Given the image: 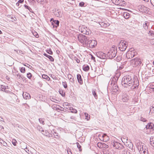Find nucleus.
Masks as SVG:
<instances>
[{
  "label": "nucleus",
  "mask_w": 154,
  "mask_h": 154,
  "mask_svg": "<svg viewBox=\"0 0 154 154\" xmlns=\"http://www.w3.org/2000/svg\"><path fill=\"white\" fill-rule=\"evenodd\" d=\"M133 77L130 75L124 76L122 78V84L125 88L128 87V85L131 84V81L133 79Z\"/></svg>",
  "instance_id": "f257e3e1"
},
{
  "label": "nucleus",
  "mask_w": 154,
  "mask_h": 154,
  "mask_svg": "<svg viewBox=\"0 0 154 154\" xmlns=\"http://www.w3.org/2000/svg\"><path fill=\"white\" fill-rule=\"evenodd\" d=\"M137 146L140 154H149L147 147L143 143L139 142L137 143Z\"/></svg>",
  "instance_id": "f03ea898"
},
{
  "label": "nucleus",
  "mask_w": 154,
  "mask_h": 154,
  "mask_svg": "<svg viewBox=\"0 0 154 154\" xmlns=\"http://www.w3.org/2000/svg\"><path fill=\"white\" fill-rule=\"evenodd\" d=\"M77 38L79 42L84 46L86 47L89 38L84 35L79 34L77 36Z\"/></svg>",
  "instance_id": "7ed1b4c3"
},
{
  "label": "nucleus",
  "mask_w": 154,
  "mask_h": 154,
  "mask_svg": "<svg viewBox=\"0 0 154 154\" xmlns=\"http://www.w3.org/2000/svg\"><path fill=\"white\" fill-rule=\"evenodd\" d=\"M117 48L114 46H112L110 48L109 51L107 52V55L110 59L113 58L116 55Z\"/></svg>",
  "instance_id": "20e7f679"
},
{
  "label": "nucleus",
  "mask_w": 154,
  "mask_h": 154,
  "mask_svg": "<svg viewBox=\"0 0 154 154\" xmlns=\"http://www.w3.org/2000/svg\"><path fill=\"white\" fill-rule=\"evenodd\" d=\"M131 84L128 85V88L131 89H134L138 87L139 85L138 80L137 78H134L131 81Z\"/></svg>",
  "instance_id": "39448f33"
},
{
  "label": "nucleus",
  "mask_w": 154,
  "mask_h": 154,
  "mask_svg": "<svg viewBox=\"0 0 154 154\" xmlns=\"http://www.w3.org/2000/svg\"><path fill=\"white\" fill-rule=\"evenodd\" d=\"M127 45L128 43L126 41L121 40L119 43L118 46L120 51H124L126 50Z\"/></svg>",
  "instance_id": "423d86ee"
},
{
  "label": "nucleus",
  "mask_w": 154,
  "mask_h": 154,
  "mask_svg": "<svg viewBox=\"0 0 154 154\" xmlns=\"http://www.w3.org/2000/svg\"><path fill=\"white\" fill-rule=\"evenodd\" d=\"M131 65L134 67L140 66L142 63V60L138 58H134L130 61Z\"/></svg>",
  "instance_id": "0eeeda50"
},
{
  "label": "nucleus",
  "mask_w": 154,
  "mask_h": 154,
  "mask_svg": "<svg viewBox=\"0 0 154 154\" xmlns=\"http://www.w3.org/2000/svg\"><path fill=\"white\" fill-rule=\"evenodd\" d=\"M79 29V31L84 34L89 35L91 33V31L85 26H80Z\"/></svg>",
  "instance_id": "6e6552de"
},
{
  "label": "nucleus",
  "mask_w": 154,
  "mask_h": 154,
  "mask_svg": "<svg viewBox=\"0 0 154 154\" xmlns=\"http://www.w3.org/2000/svg\"><path fill=\"white\" fill-rule=\"evenodd\" d=\"M97 44V42L95 40H91L89 38L86 46L91 48H92L96 46Z\"/></svg>",
  "instance_id": "1a4fd4ad"
},
{
  "label": "nucleus",
  "mask_w": 154,
  "mask_h": 154,
  "mask_svg": "<svg viewBox=\"0 0 154 154\" xmlns=\"http://www.w3.org/2000/svg\"><path fill=\"white\" fill-rule=\"evenodd\" d=\"M137 54V53L134 51H129L127 52L126 56L128 59H131Z\"/></svg>",
  "instance_id": "9d476101"
},
{
  "label": "nucleus",
  "mask_w": 154,
  "mask_h": 154,
  "mask_svg": "<svg viewBox=\"0 0 154 154\" xmlns=\"http://www.w3.org/2000/svg\"><path fill=\"white\" fill-rule=\"evenodd\" d=\"M113 2L116 5L123 6L126 5V2L124 0H112Z\"/></svg>",
  "instance_id": "9b49d317"
},
{
  "label": "nucleus",
  "mask_w": 154,
  "mask_h": 154,
  "mask_svg": "<svg viewBox=\"0 0 154 154\" xmlns=\"http://www.w3.org/2000/svg\"><path fill=\"white\" fill-rule=\"evenodd\" d=\"M112 144L115 148L119 149H122L124 147L121 144L116 141H113Z\"/></svg>",
  "instance_id": "f8f14e48"
},
{
  "label": "nucleus",
  "mask_w": 154,
  "mask_h": 154,
  "mask_svg": "<svg viewBox=\"0 0 154 154\" xmlns=\"http://www.w3.org/2000/svg\"><path fill=\"white\" fill-rule=\"evenodd\" d=\"M53 12L56 17H61L62 16V13L59 9H54L53 11Z\"/></svg>",
  "instance_id": "ddd939ff"
},
{
  "label": "nucleus",
  "mask_w": 154,
  "mask_h": 154,
  "mask_svg": "<svg viewBox=\"0 0 154 154\" xmlns=\"http://www.w3.org/2000/svg\"><path fill=\"white\" fill-rule=\"evenodd\" d=\"M120 75V73H116L112 79V84L113 85L115 84L118 79V78Z\"/></svg>",
  "instance_id": "4468645a"
},
{
  "label": "nucleus",
  "mask_w": 154,
  "mask_h": 154,
  "mask_svg": "<svg viewBox=\"0 0 154 154\" xmlns=\"http://www.w3.org/2000/svg\"><path fill=\"white\" fill-rule=\"evenodd\" d=\"M96 55L98 57L101 59H105L106 58V54L101 51L97 52Z\"/></svg>",
  "instance_id": "2eb2a0df"
},
{
  "label": "nucleus",
  "mask_w": 154,
  "mask_h": 154,
  "mask_svg": "<svg viewBox=\"0 0 154 154\" xmlns=\"http://www.w3.org/2000/svg\"><path fill=\"white\" fill-rule=\"evenodd\" d=\"M121 100L124 102H128L129 100V96L125 94H123Z\"/></svg>",
  "instance_id": "dca6fc26"
},
{
  "label": "nucleus",
  "mask_w": 154,
  "mask_h": 154,
  "mask_svg": "<svg viewBox=\"0 0 154 154\" xmlns=\"http://www.w3.org/2000/svg\"><path fill=\"white\" fill-rule=\"evenodd\" d=\"M23 98L26 100L29 99L30 98V96L29 94L26 92H23Z\"/></svg>",
  "instance_id": "f3484780"
},
{
  "label": "nucleus",
  "mask_w": 154,
  "mask_h": 154,
  "mask_svg": "<svg viewBox=\"0 0 154 154\" xmlns=\"http://www.w3.org/2000/svg\"><path fill=\"white\" fill-rule=\"evenodd\" d=\"M149 25V23L148 21H145L143 24V27L145 30H147L148 29Z\"/></svg>",
  "instance_id": "a211bd4d"
},
{
  "label": "nucleus",
  "mask_w": 154,
  "mask_h": 154,
  "mask_svg": "<svg viewBox=\"0 0 154 154\" xmlns=\"http://www.w3.org/2000/svg\"><path fill=\"white\" fill-rule=\"evenodd\" d=\"M99 24L102 27H106L110 25V24L108 23H105L104 22H100Z\"/></svg>",
  "instance_id": "6ab92c4d"
},
{
  "label": "nucleus",
  "mask_w": 154,
  "mask_h": 154,
  "mask_svg": "<svg viewBox=\"0 0 154 154\" xmlns=\"http://www.w3.org/2000/svg\"><path fill=\"white\" fill-rule=\"evenodd\" d=\"M111 90L112 92H116L118 90V87L115 84L112 86Z\"/></svg>",
  "instance_id": "aec40b11"
},
{
  "label": "nucleus",
  "mask_w": 154,
  "mask_h": 154,
  "mask_svg": "<svg viewBox=\"0 0 154 154\" xmlns=\"http://www.w3.org/2000/svg\"><path fill=\"white\" fill-rule=\"evenodd\" d=\"M68 78L69 80L72 83H73L74 82V79L73 77L70 74H68Z\"/></svg>",
  "instance_id": "412c9836"
},
{
  "label": "nucleus",
  "mask_w": 154,
  "mask_h": 154,
  "mask_svg": "<svg viewBox=\"0 0 154 154\" xmlns=\"http://www.w3.org/2000/svg\"><path fill=\"white\" fill-rule=\"evenodd\" d=\"M77 79L79 83L81 84H82V83L83 81L80 75L78 74L77 75Z\"/></svg>",
  "instance_id": "4be33fe9"
},
{
  "label": "nucleus",
  "mask_w": 154,
  "mask_h": 154,
  "mask_svg": "<svg viewBox=\"0 0 154 154\" xmlns=\"http://www.w3.org/2000/svg\"><path fill=\"white\" fill-rule=\"evenodd\" d=\"M83 69L85 71H88L89 69V67L88 65H84L83 66Z\"/></svg>",
  "instance_id": "5701e85b"
},
{
  "label": "nucleus",
  "mask_w": 154,
  "mask_h": 154,
  "mask_svg": "<svg viewBox=\"0 0 154 154\" xmlns=\"http://www.w3.org/2000/svg\"><path fill=\"white\" fill-rule=\"evenodd\" d=\"M124 17L126 19H128L130 17L129 14L127 12H125L123 13Z\"/></svg>",
  "instance_id": "b1692460"
},
{
  "label": "nucleus",
  "mask_w": 154,
  "mask_h": 154,
  "mask_svg": "<svg viewBox=\"0 0 154 154\" xmlns=\"http://www.w3.org/2000/svg\"><path fill=\"white\" fill-rule=\"evenodd\" d=\"M153 124L151 123L148 124L146 126V128L147 129H151L153 128Z\"/></svg>",
  "instance_id": "393cba45"
},
{
  "label": "nucleus",
  "mask_w": 154,
  "mask_h": 154,
  "mask_svg": "<svg viewBox=\"0 0 154 154\" xmlns=\"http://www.w3.org/2000/svg\"><path fill=\"white\" fill-rule=\"evenodd\" d=\"M44 55L45 56V57H48V58L50 59V61H54V59L52 56H51L50 55H48L47 54H45V53H44Z\"/></svg>",
  "instance_id": "a878e982"
},
{
  "label": "nucleus",
  "mask_w": 154,
  "mask_h": 154,
  "mask_svg": "<svg viewBox=\"0 0 154 154\" xmlns=\"http://www.w3.org/2000/svg\"><path fill=\"white\" fill-rule=\"evenodd\" d=\"M104 134H100L98 135V137L99 139L101 141H103L104 140Z\"/></svg>",
  "instance_id": "bb28decb"
},
{
  "label": "nucleus",
  "mask_w": 154,
  "mask_h": 154,
  "mask_svg": "<svg viewBox=\"0 0 154 154\" xmlns=\"http://www.w3.org/2000/svg\"><path fill=\"white\" fill-rule=\"evenodd\" d=\"M109 137L106 134H104L103 142H106L109 141Z\"/></svg>",
  "instance_id": "cd10ccee"
},
{
  "label": "nucleus",
  "mask_w": 154,
  "mask_h": 154,
  "mask_svg": "<svg viewBox=\"0 0 154 154\" xmlns=\"http://www.w3.org/2000/svg\"><path fill=\"white\" fill-rule=\"evenodd\" d=\"M42 77L43 79H46L48 81H49L50 80V78L46 75L43 74L42 75Z\"/></svg>",
  "instance_id": "c85d7f7f"
},
{
  "label": "nucleus",
  "mask_w": 154,
  "mask_h": 154,
  "mask_svg": "<svg viewBox=\"0 0 154 154\" xmlns=\"http://www.w3.org/2000/svg\"><path fill=\"white\" fill-rule=\"evenodd\" d=\"M148 33L149 36H150L151 37L154 36V31H153L150 30Z\"/></svg>",
  "instance_id": "c756f323"
},
{
  "label": "nucleus",
  "mask_w": 154,
  "mask_h": 154,
  "mask_svg": "<svg viewBox=\"0 0 154 154\" xmlns=\"http://www.w3.org/2000/svg\"><path fill=\"white\" fill-rule=\"evenodd\" d=\"M150 143L151 145H154V137H151L150 139Z\"/></svg>",
  "instance_id": "7c9ffc66"
},
{
  "label": "nucleus",
  "mask_w": 154,
  "mask_h": 154,
  "mask_svg": "<svg viewBox=\"0 0 154 154\" xmlns=\"http://www.w3.org/2000/svg\"><path fill=\"white\" fill-rule=\"evenodd\" d=\"M151 114H154V107L152 106L150 108L149 113Z\"/></svg>",
  "instance_id": "2f4dec72"
},
{
  "label": "nucleus",
  "mask_w": 154,
  "mask_h": 154,
  "mask_svg": "<svg viewBox=\"0 0 154 154\" xmlns=\"http://www.w3.org/2000/svg\"><path fill=\"white\" fill-rule=\"evenodd\" d=\"M102 149H105L108 148L109 147L108 146L104 143H103Z\"/></svg>",
  "instance_id": "473e14b6"
},
{
  "label": "nucleus",
  "mask_w": 154,
  "mask_h": 154,
  "mask_svg": "<svg viewBox=\"0 0 154 154\" xmlns=\"http://www.w3.org/2000/svg\"><path fill=\"white\" fill-rule=\"evenodd\" d=\"M39 121L40 123L41 124H42L43 125L44 124V121H45V119H44L43 118H39Z\"/></svg>",
  "instance_id": "72a5a7b5"
},
{
  "label": "nucleus",
  "mask_w": 154,
  "mask_h": 154,
  "mask_svg": "<svg viewBox=\"0 0 154 154\" xmlns=\"http://www.w3.org/2000/svg\"><path fill=\"white\" fill-rule=\"evenodd\" d=\"M53 22L55 24H56L57 25V26H55L56 27H57L58 26H59L60 22L58 20H53Z\"/></svg>",
  "instance_id": "f704fd0d"
},
{
  "label": "nucleus",
  "mask_w": 154,
  "mask_h": 154,
  "mask_svg": "<svg viewBox=\"0 0 154 154\" xmlns=\"http://www.w3.org/2000/svg\"><path fill=\"white\" fill-rule=\"evenodd\" d=\"M103 143L99 142L97 144V146L100 148L102 149Z\"/></svg>",
  "instance_id": "c9c22d12"
},
{
  "label": "nucleus",
  "mask_w": 154,
  "mask_h": 154,
  "mask_svg": "<svg viewBox=\"0 0 154 154\" xmlns=\"http://www.w3.org/2000/svg\"><path fill=\"white\" fill-rule=\"evenodd\" d=\"M85 119L88 120L90 119V116L87 113H85Z\"/></svg>",
  "instance_id": "e433bc0d"
},
{
  "label": "nucleus",
  "mask_w": 154,
  "mask_h": 154,
  "mask_svg": "<svg viewBox=\"0 0 154 154\" xmlns=\"http://www.w3.org/2000/svg\"><path fill=\"white\" fill-rule=\"evenodd\" d=\"M24 6L26 9H28L30 12H32V10L31 8L26 5H25Z\"/></svg>",
  "instance_id": "4c0bfd02"
},
{
  "label": "nucleus",
  "mask_w": 154,
  "mask_h": 154,
  "mask_svg": "<svg viewBox=\"0 0 154 154\" xmlns=\"http://www.w3.org/2000/svg\"><path fill=\"white\" fill-rule=\"evenodd\" d=\"M0 143L5 146H6L7 145V143L2 140H0Z\"/></svg>",
  "instance_id": "58836bf2"
},
{
  "label": "nucleus",
  "mask_w": 154,
  "mask_h": 154,
  "mask_svg": "<svg viewBox=\"0 0 154 154\" xmlns=\"http://www.w3.org/2000/svg\"><path fill=\"white\" fill-rule=\"evenodd\" d=\"M1 88L2 89H4V90H6L8 88V86H4L3 85H1Z\"/></svg>",
  "instance_id": "ea45409f"
},
{
  "label": "nucleus",
  "mask_w": 154,
  "mask_h": 154,
  "mask_svg": "<svg viewBox=\"0 0 154 154\" xmlns=\"http://www.w3.org/2000/svg\"><path fill=\"white\" fill-rule=\"evenodd\" d=\"M92 94L94 96V97L95 99H97V95L96 94V92L95 91L93 90L92 91Z\"/></svg>",
  "instance_id": "a19ab883"
},
{
  "label": "nucleus",
  "mask_w": 154,
  "mask_h": 154,
  "mask_svg": "<svg viewBox=\"0 0 154 154\" xmlns=\"http://www.w3.org/2000/svg\"><path fill=\"white\" fill-rule=\"evenodd\" d=\"M12 143L13 145L14 146H16L17 143V141L14 139H13L12 140Z\"/></svg>",
  "instance_id": "79ce46f5"
},
{
  "label": "nucleus",
  "mask_w": 154,
  "mask_h": 154,
  "mask_svg": "<svg viewBox=\"0 0 154 154\" xmlns=\"http://www.w3.org/2000/svg\"><path fill=\"white\" fill-rule=\"evenodd\" d=\"M27 76L28 78L29 79H30L32 78V75L29 72L27 74Z\"/></svg>",
  "instance_id": "37998d69"
},
{
  "label": "nucleus",
  "mask_w": 154,
  "mask_h": 154,
  "mask_svg": "<svg viewBox=\"0 0 154 154\" xmlns=\"http://www.w3.org/2000/svg\"><path fill=\"white\" fill-rule=\"evenodd\" d=\"M62 85L65 88H66L67 87V83L66 82H63Z\"/></svg>",
  "instance_id": "c03bdc74"
},
{
  "label": "nucleus",
  "mask_w": 154,
  "mask_h": 154,
  "mask_svg": "<svg viewBox=\"0 0 154 154\" xmlns=\"http://www.w3.org/2000/svg\"><path fill=\"white\" fill-rule=\"evenodd\" d=\"M139 120L142 121H143V122H146V119L143 118L142 117H140L139 118Z\"/></svg>",
  "instance_id": "a18cd8bd"
},
{
  "label": "nucleus",
  "mask_w": 154,
  "mask_h": 154,
  "mask_svg": "<svg viewBox=\"0 0 154 154\" xmlns=\"http://www.w3.org/2000/svg\"><path fill=\"white\" fill-rule=\"evenodd\" d=\"M20 71L22 73H24L25 71V68L24 67H22L20 69Z\"/></svg>",
  "instance_id": "49530a36"
},
{
  "label": "nucleus",
  "mask_w": 154,
  "mask_h": 154,
  "mask_svg": "<svg viewBox=\"0 0 154 154\" xmlns=\"http://www.w3.org/2000/svg\"><path fill=\"white\" fill-rule=\"evenodd\" d=\"M76 145H77V147L78 148V149H79V150L80 151H81L82 149H81V146H80V145L78 143V142H77L76 143Z\"/></svg>",
  "instance_id": "de8ad7c7"
},
{
  "label": "nucleus",
  "mask_w": 154,
  "mask_h": 154,
  "mask_svg": "<svg viewBox=\"0 0 154 154\" xmlns=\"http://www.w3.org/2000/svg\"><path fill=\"white\" fill-rule=\"evenodd\" d=\"M33 34L35 36V37L37 38L38 37L39 35L36 32H34L33 33Z\"/></svg>",
  "instance_id": "09e8293b"
},
{
  "label": "nucleus",
  "mask_w": 154,
  "mask_h": 154,
  "mask_svg": "<svg viewBox=\"0 0 154 154\" xmlns=\"http://www.w3.org/2000/svg\"><path fill=\"white\" fill-rule=\"evenodd\" d=\"M46 52L47 53L50 54H52L53 52L51 50H48L46 51Z\"/></svg>",
  "instance_id": "8fccbe9b"
},
{
  "label": "nucleus",
  "mask_w": 154,
  "mask_h": 154,
  "mask_svg": "<svg viewBox=\"0 0 154 154\" xmlns=\"http://www.w3.org/2000/svg\"><path fill=\"white\" fill-rule=\"evenodd\" d=\"M67 151L68 154H72L71 150L69 148H68L67 149Z\"/></svg>",
  "instance_id": "3c124183"
},
{
  "label": "nucleus",
  "mask_w": 154,
  "mask_h": 154,
  "mask_svg": "<svg viewBox=\"0 0 154 154\" xmlns=\"http://www.w3.org/2000/svg\"><path fill=\"white\" fill-rule=\"evenodd\" d=\"M71 112L74 113H76L77 112V111L75 109H72Z\"/></svg>",
  "instance_id": "603ef678"
},
{
  "label": "nucleus",
  "mask_w": 154,
  "mask_h": 154,
  "mask_svg": "<svg viewBox=\"0 0 154 154\" xmlns=\"http://www.w3.org/2000/svg\"><path fill=\"white\" fill-rule=\"evenodd\" d=\"M59 92L60 94L63 96L65 95V93H63L62 91H59Z\"/></svg>",
  "instance_id": "864d4df0"
},
{
  "label": "nucleus",
  "mask_w": 154,
  "mask_h": 154,
  "mask_svg": "<svg viewBox=\"0 0 154 154\" xmlns=\"http://www.w3.org/2000/svg\"><path fill=\"white\" fill-rule=\"evenodd\" d=\"M85 3L83 2H81L79 4V5L81 7H83L84 6Z\"/></svg>",
  "instance_id": "5fc2aeb1"
},
{
  "label": "nucleus",
  "mask_w": 154,
  "mask_h": 154,
  "mask_svg": "<svg viewBox=\"0 0 154 154\" xmlns=\"http://www.w3.org/2000/svg\"><path fill=\"white\" fill-rule=\"evenodd\" d=\"M128 153L126 150H124L122 151V154H128Z\"/></svg>",
  "instance_id": "6e6d98bb"
},
{
  "label": "nucleus",
  "mask_w": 154,
  "mask_h": 154,
  "mask_svg": "<svg viewBox=\"0 0 154 154\" xmlns=\"http://www.w3.org/2000/svg\"><path fill=\"white\" fill-rule=\"evenodd\" d=\"M151 3L154 7V0H150Z\"/></svg>",
  "instance_id": "4d7b16f0"
},
{
  "label": "nucleus",
  "mask_w": 154,
  "mask_h": 154,
  "mask_svg": "<svg viewBox=\"0 0 154 154\" xmlns=\"http://www.w3.org/2000/svg\"><path fill=\"white\" fill-rule=\"evenodd\" d=\"M17 75V77H19V78H20L21 77V75L19 73H18Z\"/></svg>",
  "instance_id": "13d9d810"
},
{
  "label": "nucleus",
  "mask_w": 154,
  "mask_h": 154,
  "mask_svg": "<svg viewBox=\"0 0 154 154\" xmlns=\"http://www.w3.org/2000/svg\"><path fill=\"white\" fill-rule=\"evenodd\" d=\"M91 59L92 60H94V61L95 60V58L93 57L92 55H91Z\"/></svg>",
  "instance_id": "bf43d9fd"
},
{
  "label": "nucleus",
  "mask_w": 154,
  "mask_h": 154,
  "mask_svg": "<svg viewBox=\"0 0 154 154\" xmlns=\"http://www.w3.org/2000/svg\"><path fill=\"white\" fill-rule=\"evenodd\" d=\"M68 103H65L63 104V106H68Z\"/></svg>",
  "instance_id": "052dcab7"
},
{
  "label": "nucleus",
  "mask_w": 154,
  "mask_h": 154,
  "mask_svg": "<svg viewBox=\"0 0 154 154\" xmlns=\"http://www.w3.org/2000/svg\"><path fill=\"white\" fill-rule=\"evenodd\" d=\"M64 107H65V108H66L67 109H69L70 110H71V109H70V107L68 105V106H64Z\"/></svg>",
  "instance_id": "680f3d73"
},
{
  "label": "nucleus",
  "mask_w": 154,
  "mask_h": 154,
  "mask_svg": "<svg viewBox=\"0 0 154 154\" xmlns=\"http://www.w3.org/2000/svg\"><path fill=\"white\" fill-rule=\"evenodd\" d=\"M36 1L38 2V3H41L42 1V0H35Z\"/></svg>",
  "instance_id": "e2e57ef3"
},
{
  "label": "nucleus",
  "mask_w": 154,
  "mask_h": 154,
  "mask_svg": "<svg viewBox=\"0 0 154 154\" xmlns=\"http://www.w3.org/2000/svg\"><path fill=\"white\" fill-rule=\"evenodd\" d=\"M24 1V0H19L18 2H20V3H22Z\"/></svg>",
  "instance_id": "0e129e2a"
},
{
  "label": "nucleus",
  "mask_w": 154,
  "mask_h": 154,
  "mask_svg": "<svg viewBox=\"0 0 154 154\" xmlns=\"http://www.w3.org/2000/svg\"><path fill=\"white\" fill-rule=\"evenodd\" d=\"M51 25L53 26L54 27V23L53 22H51Z\"/></svg>",
  "instance_id": "69168bd1"
},
{
  "label": "nucleus",
  "mask_w": 154,
  "mask_h": 154,
  "mask_svg": "<svg viewBox=\"0 0 154 154\" xmlns=\"http://www.w3.org/2000/svg\"><path fill=\"white\" fill-rule=\"evenodd\" d=\"M123 66H120L118 69H119V70H120V69H121L122 68H123Z\"/></svg>",
  "instance_id": "338daca9"
},
{
  "label": "nucleus",
  "mask_w": 154,
  "mask_h": 154,
  "mask_svg": "<svg viewBox=\"0 0 154 154\" xmlns=\"http://www.w3.org/2000/svg\"><path fill=\"white\" fill-rule=\"evenodd\" d=\"M20 2H18L16 3V5L17 6H19L20 5Z\"/></svg>",
  "instance_id": "774afa93"
}]
</instances>
